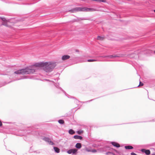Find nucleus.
<instances>
[{
	"label": "nucleus",
	"mask_w": 155,
	"mask_h": 155,
	"mask_svg": "<svg viewBox=\"0 0 155 155\" xmlns=\"http://www.w3.org/2000/svg\"><path fill=\"white\" fill-rule=\"evenodd\" d=\"M110 153V152H107L106 153V154L107 155H108V153Z\"/></svg>",
	"instance_id": "27"
},
{
	"label": "nucleus",
	"mask_w": 155,
	"mask_h": 155,
	"mask_svg": "<svg viewBox=\"0 0 155 155\" xmlns=\"http://www.w3.org/2000/svg\"><path fill=\"white\" fill-rule=\"evenodd\" d=\"M70 58V56L68 55H64L62 57L61 59L63 61H65L69 59Z\"/></svg>",
	"instance_id": "6"
},
{
	"label": "nucleus",
	"mask_w": 155,
	"mask_h": 155,
	"mask_svg": "<svg viewBox=\"0 0 155 155\" xmlns=\"http://www.w3.org/2000/svg\"><path fill=\"white\" fill-rule=\"evenodd\" d=\"M75 102L76 103H78V102H79L78 100H75Z\"/></svg>",
	"instance_id": "24"
},
{
	"label": "nucleus",
	"mask_w": 155,
	"mask_h": 155,
	"mask_svg": "<svg viewBox=\"0 0 155 155\" xmlns=\"http://www.w3.org/2000/svg\"><path fill=\"white\" fill-rule=\"evenodd\" d=\"M77 133L79 134H80L83 133V131L82 130H79L77 131Z\"/></svg>",
	"instance_id": "16"
},
{
	"label": "nucleus",
	"mask_w": 155,
	"mask_h": 155,
	"mask_svg": "<svg viewBox=\"0 0 155 155\" xmlns=\"http://www.w3.org/2000/svg\"><path fill=\"white\" fill-rule=\"evenodd\" d=\"M104 37L100 36H98L97 37V39L98 40H102L103 39Z\"/></svg>",
	"instance_id": "14"
},
{
	"label": "nucleus",
	"mask_w": 155,
	"mask_h": 155,
	"mask_svg": "<svg viewBox=\"0 0 155 155\" xmlns=\"http://www.w3.org/2000/svg\"><path fill=\"white\" fill-rule=\"evenodd\" d=\"M54 150L57 153H58L59 152V149L57 147H54Z\"/></svg>",
	"instance_id": "12"
},
{
	"label": "nucleus",
	"mask_w": 155,
	"mask_h": 155,
	"mask_svg": "<svg viewBox=\"0 0 155 155\" xmlns=\"http://www.w3.org/2000/svg\"><path fill=\"white\" fill-rule=\"evenodd\" d=\"M151 155H155V153H153Z\"/></svg>",
	"instance_id": "29"
},
{
	"label": "nucleus",
	"mask_w": 155,
	"mask_h": 155,
	"mask_svg": "<svg viewBox=\"0 0 155 155\" xmlns=\"http://www.w3.org/2000/svg\"><path fill=\"white\" fill-rule=\"evenodd\" d=\"M68 132L71 134H73L75 133L74 131L72 129L68 131Z\"/></svg>",
	"instance_id": "13"
},
{
	"label": "nucleus",
	"mask_w": 155,
	"mask_h": 155,
	"mask_svg": "<svg viewBox=\"0 0 155 155\" xmlns=\"http://www.w3.org/2000/svg\"><path fill=\"white\" fill-rule=\"evenodd\" d=\"M75 147L78 149H80L81 147V144L80 143H77L76 144Z\"/></svg>",
	"instance_id": "10"
},
{
	"label": "nucleus",
	"mask_w": 155,
	"mask_h": 155,
	"mask_svg": "<svg viewBox=\"0 0 155 155\" xmlns=\"http://www.w3.org/2000/svg\"><path fill=\"white\" fill-rule=\"evenodd\" d=\"M55 62H40L35 64L32 67L28 68L25 69L17 71L14 72V73L17 74H26L33 73L35 71V69L34 67H41L47 72L51 71L56 66Z\"/></svg>",
	"instance_id": "1"
},
{
	"label": "nucleus",
	"mask_w": 155,
	"mask_h": 155,
	"mask_svg": "<svg viewBox=\"0 0 155 155\" xmlns=\"http://www.w3.org/2000/svg\"><path fill=\"white\" fill-rule=\"evenodd\" d=\"M44 140L47 142L48 143L51 145H54V143L52 141H51L50 139L48 137H45L43 138Z\"/></svg>",
	"instance_id": "5"
},
{
	"label": "nucleus",
	"mask_w": 155,
	"mask_h": 155,
	"mask_svg": "<svg viewBox=\"0 0 155 155\" xmlns=\"http://www.w3.org/2000/svg\"><path fill=\"white\" fill-rule=\"evenodd\" d=\"M124 56L123 54H122L120 55H117L113 54L112 55H110L109 56H102L101 57L103 58H106V57H109L110 58H116V57H123Z\"/></svg>",
	"instance_id": "4"
},
{
	"label": "nucleus",
	"mask_w": 155,
	"mask_h": 155,
	"mask_svg": "<svg viewBox=\"0 0 155 155\" xmlns=\"http://www.w3.org/2000/svg\"><path fill=\"white\" fill-rule=\"evenodd\" d=\"M58 122L59 123H60L61 124H63L64 123V120H59L58 121Z\"/></svg>",
	"instance_id": "15"
},
{
	"label": "nucleus",
	"mask_w": 155,
	"mask_h": 155,
	"mask_svg": "<svg viewBox=\"0 0 155 155\" xmlns=\"http://www.w3.org/2000/svg\"><path fill=\"white\" fill-rule=\"evenodd\" d=\"M91 101V100H90V101ZM88 101H87V102H88ZM87 102V101L86 102Z\"/></svg>",
	"instance_id": "30"
},
{
	"label": "nucleus",
	"mask_w": 155,
	"mask_h": 155,
	"mask_svg": "<svg viewBox=\"0 0 155 155\" xmlns=\"http://www.w3.org/2000/svg\"><path fill=\"white\" fill-rule=\"evenodd\" d=\"M74 138L75 139L81 140L82 139V137L78 135H75L74 136Z\"/></svg>",
	"instance_id": "9"
},
{
	"label": "nucleus",
	"mask_w": 155,
	"mask_h": 155,
	"mask_svg": "<svg viewBox=\"0 0 155 155\" xmlns=\"http://www.w3.org/2000/svg\"><path fill=\"white\" fill-rule=\"evenodd\" d=\"M111 143L113 146L117 147H120L119 143L114 142H111Z\"/></svg>",
	"instance_id": "8"
},
{
	"label": "nucleus",
	"mask_w": 155,
	"mask_h": 155,
	"mask_svg": "<svg viewBox=\"0 0 155 155\" xmlns=\"http://www.w3.org/2000/svg\"><path fill=\"white\" fill-rule=\"evenodd\" d=\"M27 78L26 76H23L21 78L18 79V80L26 78Z\"/></svg>",
	"instance_id": "20"
},
{
	"label": "nucleus",
	"mask_w": 155,
	"mask_h": 155,
	"mask_svg": "<svg viewBox=\"0 0 155 155\" xmlns=\"http://www.w3.org/2000/svg\"><path fill=\"white\" fill-rule=\"evenodd\" d=\"M154 53H155V51H154Z\"/></svg>",
	"instance_id": "32"
},
{
	"label": "nucleus",
	"mask_w": 155,
	"mask_h": 155,
	"mask_svg": "<svg viewBox=\"0 0 155 155\" xmlns=\"http://www.w3.org/2000/svg\"><path fill=\"white\" fill-rule=\"evenodd\" d=\"M44 81H49V82H51V81H49V80H48V79H44Z\"/></svg>",
	"instance_id": "25"
},
{
	"label": "nucleus",
	"mask_w": 155,
	"mask_h": 155,
	"mask_svg": "<svg viewBox=\"0 0 155 155\" xmlns=\"http://www.w3.org/2000/svg\"><path fill=\"white\" fill-rule=\"evenodd\" d=\"M154 12H155V10H154Z\"/></svg>",
	"instance_id": "31"
},
{
	"label": "nucleus",
	"mask_w": 155,
	"mask_h": 155,
	"mask_svg": "<svg viewBox=\"0 0 155 155\" xmlns=\"http://www.w3.org/2000/svg\"><path fill=\"white\" fill-rule=\"evenodd\" d=\"M96 60L94 59H89L87 60V61L88 62H93L96 61Z\"/></svg>",
	"instance_id": "18"
},
{
	"label": "nucleus",
	"mask_w": 155,
	"mask_h": 155,
	"mask_svg": "<svg viewBox=\"0 0 155 155\" xmlns=\"http://www.w3.org/2000/svg\"><path fill=\"white\" fill-rule=\"evenodd\" d=\"M131 155H137V154H136V153H133V152L131 153Z\"/></svg>",
	"instance_id": "23"
},
{
	"label": "nucleus",
	"mask_w": 155,
	"mask_h": 155,
	"mask_svg": "<svg viewBox=\"0 0 155 155\" xmlns=\"http://www.w3.org/2000/svg\"><path fill=\"white\" fill-rule=\"evenodd\" d=\"M87 151H88V152H89V151H90V150H87Z\"/></svg>",
	"instance_id": "28"
},
{
	"label": "nucleus",
	"mask_w": 155,
	"mask_h": 155,
	"mask_svg": "<svg viewBox=\"0 0 155 155\" xmlns=\"http://www.w3.org/2000/svg\"><path fill=\"white\" fill-rule=\"evenodd\" d=\"M1 18L2 20L4 21L5 22H7L8 21V20H7L5 18Z\"/></svg>",
	"instance_id": "17"
},
{
	"label": "nucleus",
	"mask_w": 155,
	"mask_h": 155,
	"mask_svg": "<svg viewBox=\"0 0 155 155\" xmlns=\"http://www.w3.org/2000/svg\"><path fill=\"white\" fill-rule=\"evenodd\" d=\"M91 151L93 153H96L97 152V150L95 149L92 150Z\"/></svg>",
	"instance_id": "21"
},
{
	"label": "nucleus",
	"mask_w": 155,
	"mask_h": 155,
	"mask_svg": "<svg viewBox=\"0 0 155 155\" xmlns=\"http://www.w3.org/2000/svg\"><path fill=\"white\" fill-rule=\"evenodd\" d=\"M78 150L76 149H71L67 151V153L68 154H76Z\"/></svg>",
	"instance_id": "3"
},
{
	"label": "nucleus",
	"mask_w": 155,
	"mask_h": 155,
	"mask_svg": "<svg viewBox=\"0 0 155 155\" xmlns=\"http://www.w3.org/2000/svg\"><path fill=\"white\" fill-rule=\"evenodd\" d=\"M141 151L145 153L146 154L149 155L150 154V152L149 150H146L145 149H142L141 150Z\"/></svg>",
	"instance_id": "7"
},
{
	"label": "nucleus",
	"mask_w": 155,
	"mask_h": 155,
	"mask_svg": "<svg viewBox=\"0 0 155 155\" xmlns=\"http://www.w3.org/2000/svg\"><path fill=\"white\" fill-rule=\"evenodd\" d=\"M125 148L126 149H132L133 148V147L131 146H126Z\"/></svg>",
	"instance_id": "11"
},
{
	"label": "nucleus",
	"mask_w": 155,
	"mask_h": 155,
	"mask_svg": "<svg viewBox=\"0 0 155 155\" xmlns=\"http://www.w3.org/2000/svg\"><path fill=\"white\" fill-rule=\"evenodd\" d=\"M56 87L58 88L60 90L62 91L61 88H60L58 85V84H56V85H55Z\"/></svg>",
	"instance_id": "19"
},
{
	"label": "nucleus",
	"mask_w": 155,
	"mask_h": 155,
	"mask_svg": "<svg viewBox=\"0 0 155 155\" xmlns=\"http://www.w3.org/2000/svg\"><path fill=\"white\" fill-rule=\"evenodd\" d=\"M2 125V122L0 120V126H1Z\"/></svg>",
	"instance_id": "26"
},
{
	"label": "nucleus",
	"mask_w": 155,
	"mask_h": 155,
	"mask_svg": "<svg viewBox=\"0 0 155 155\" xmlns=\"http://www.w3.org/2000/svg\"><path fill=\"white\" fill-rule=\"evenodd\" d=\"M94 10V9L92 8L85 7H76L71 10L70 11L72 12H74L77 11L93 12Z\"/></svg>",
	"instance_id": "2"
},
{
	"label": "nucleus",
	"mask_w": 155,
	"mask_h": 155,
	"mask_svg": "<svg viewBox=\"0 0 155 155\" xmlns=\"http://www.w3.org/2000/svg\"><path fill=\"white\" fill-rule=\"evenodd\" d=\"M143 84L141 82H140L139 85L138 86H143Z\"/></svg>",
	"instance_id": "22"
}]
</instances>
